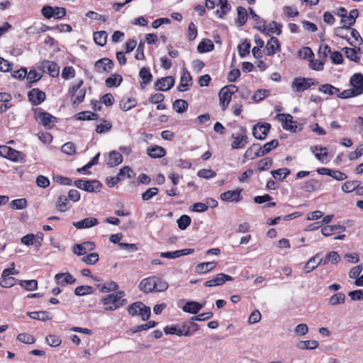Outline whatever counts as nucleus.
Returning <instances> with one entry per match:
<instances>
[{"instance_id":"c756f323","label":"nucleus","mask_w":363,"mask_h":363,"mask_svg":"<svg viewBox=\"0 0 363 363\" xmlns=\"http://www.w3.org/2000/svg\"><path fill=\"white\" fill-rule=\"evenodd\" d=\"M346 296L342 292H337L328 298V304L333 306L343 304L345 302Z\"/></svg>"},{"instance_id":"ddd939ff","label":"nucleus","mask_w":363,"mask_h":363,"mask_svg":"<svg viewBox=\"0 0 363 363\" xmlns=\"http://www.w3.org/2000/svg\"><path fill=\"white\" fill-rule=\"evenodd\" d=\"M38 118L40 123L48 129H51L57 122V118L48 112H40Z\"/></svg>"},{"instance_id":"7c9ffc66","label":"nucleus","mask_w":363,"mask_h":363,"mask_svg":"<svg viewBox=\"0 0 363 363\" xmlns=\"http://www.w3.org/2000/svg\"><path fill=\"white\" fill-rule=\"evenodd\" d=\"M320 185L321 184L318 180L312 179L305 182L301 189L306 192H312L318 189Z\"/></svg>"},{"instance_id":"bb28decb","label":"nucleus","mask_w":363,"mask_h":363,"mask_svg":"<svg viewBox=\"0 0 363 363\" xmlns=\"http://www.w3.org/2000/svg\"><path fill=\"white\" fill-rule=\"evenodd\" d=\"M218 96L220 105L222 109L225 111L231 101L232 95L225 89L222 88L218 93Z\"/></svg>"},{"instance_id":"2f4dec72","label":"nucleus","mask_w":363,"mask_h":363,"mask_svg":"<svg viewBox=\"0 0 363 363\" xmlns=\"http://www.w3.org/2000/svg\"><path fill=\"white\" fill-rule=\"evenodd\" d=\"M123 82V77L118 74H113L111 77H108L105 81V84L107 87H118Z\"/></svg>"},{"instance_id":"0eeeda50","label":"nucleus","mask_w":363,"mask_h":363,"mask_svg":"<svg viewBox=\"0 0 363 363\" xmlns=\"http://www.w3.org/2000/svg\"><path fill=\"white\" fill-rule=\"evenodd\" d=\"M270 128L271 125L268 123H257L252 128V135L257 140H264Z\"/></svg>"},{"instance_id":"9b49d317","label":"nucleus","mask_w":363,"mask_h":363,"mask_svg":"<svg viewBox=\"0 0 363 363\" xmlns=\"http://www.w3.org/2000/svg\"><path fill=\"white\" fill-rule=\"evenodd\" d=\"M28 98L33 105L37 106L42 104L45 100L46 95L44 91L39 89L34 88L28 91Z\"/></svg>"},{"instance_id":"412c9836","label":"nucleus","mask_w":363,"mask_h":363,"mask_svg":"<svg viewBox=\"0 0 363 363\" xmlns=\"http://www.w3.org/2000/svg\"><path fill=\"white\" fill-rule=\"evenodd\" d=\"M147 154L152 158H161L166 154V150L161 146L151 145L147 149Z\"/></svg>"},{"instance_id":"473e14b6","label":"nucleus","mask_w":363,"mask_h":363,"mask_svg":"<svg viewBox=\"0 0 363 363\" xmlns=\"http://www.w3.org/2000/svg\"><path fill=\"white\" fill-rule=\"evenodd\" d=\"M137 106V100L135 98L123 99L119 103V107L123 111H127Z\"/></svg>"},{"instance_id":"603ef678","label":"nucleus","mask_w":363,"mask_h":363,"mask_svg":"<svg viewBox=\"0 0 363 363\" xmlns=\"http://www.w3.org/2000/svg\"><path fill=\"white\" fill-rule=\"evenodd\" d=\"M273 164L272 159L270 157H264L260 160L257 163V171L262 172L267 169Z\"/></svg>"},{"instance_id":"a19ab883","label":"nucleus","mask_w":363,"mask_h":363,"mask_svg":"<svg viewBox=\"0 0 363 363\" xmlns=\"http://www.w3.org/2000/svg\"><path fill=\"white\" fill-rule=\"evenodd\" d=\"M238 19L237 22L239 26H242L246 23L247 20V10L242 6L237 8Z\"/></svg>"},{"instance_id":"8fccbe9b","label":"nucleus","mask_w":363,"mask_h":363,"mask_svg":"<svg viewBox=\"0 0 363 363\" xmlns=\"http://www.w3.org/2000/svg\"><path fill=\"white\" fill-rule=\"evenodd\" d=\"M218 6L220 10H217L216 13L220 17L223 18L231 9V6L228 3V0H221Z\"/></svg>"},{"instance_id":"9d476101","label":"nucleus","mask_w":363,"mask_h":363,"mask_svg":"<svg viewBox=\"0 0 363 363\" xmlns=\"http://www.w3.org/2000/svg\"><path fill=\"white\" fill-rule=\"evenodd\" d=\"M40 69L44 72H48L52 77H57L60 74L59 65L52 61L44 60L42 62Z\"/></svg>"},{"instance_id":"aec40b11","label":"nucleus","mask_w":363,"mask_h":363,"mask_svg":"<svg viewBox=\"0 0 363 363\" xmlns=\"http://www.w3.org/2000/svg\"><path fill=\"white\" fill-rule=\"evenodd\" d=\"M98 223V220L95 218L88 217L77 222H74L73 225L77 229L91 228Z\"/></svg>"},{"instance_id":"6e6552de","label":"nucleus","mask_w":363,"mask_h":363,"mask_svg":"<svg viewBox=\"0 0 363 363\" xmlns=\"http://www.w3.org/2000/svg\"><path fill=\"white\" fill-rule=\"evenodd\" d=\"M174 78L172 76L161 77L155 82V88L158 91H167L174 86Z\"/></svg>"},{"instance_id":"a878e982","label":"nucleus","mask_w":363,"mask_h":363,"mask_svg":"<svg viewBox=\"0 0 363 363\" xmlns=\"http://www.w3.org/2000/svg\"><path fill=\"white\" fill-rule=\"evenodd\" d=\"M203 305L196 301H188L182 307V310L188 313L196 314L201 308Z\"/></svg>"},{"instance_id":"338daca9","label":"nucleus","mask_w":363,"mask_h":363,"mask_svg":"<svg viewBox=\"0 0 363 363\" xmlns=\"http://www.w3.org/2000/svg\"><path fill=\"white\" fill-rule=\"evenodd\" d=\"M99 254L92 252L82 257V261L86 264L93 265L99 261Z\"/></svg>"},{"instance_id":"69168bd1","label":"nucleus","mask_w":363,"mask_h":363,"mask_svg":"<svg viewBox=\"0 0 363 363\" xmlns=\"http://www.w3.org/2000/svg\"><path fill=\"white\" fill-rule=\"evenodd\" d=\"M42 77V75L37 72L35 69H30L29 72H27V81L29 84L35 83L39 81Z\"/></svg>"},{"instance_id":"774afa93","label":"nucleus","mask_w":363,"mask_h":363,"mask_svg":"<svg viewBox=\"0 0 363 363\" xmlns=\"http://www.w3.org/2000/svg\"><path fill=\"white\" fill-rule=\"evenodd\" d=\"M75 76V70L73 67L68 66L65 67L62 72V77L65 79H69L74 78Z\"/></svg>"},{"instance_id":"c03bdc74","label":"nucleus","mask_w":363,"mask_h":363,"mask_svg":"<svg viewBox=\"0 0 363 363\" xmlns=\"http://www.w3.org/2000/svg\"><path fill=\"white\" fill-rule=\"evenodd\" d=\"M259 144H252L249 148L247 149L244 154V158L246 160H253L256 157H259L257 154V147Z\"/></svg>"},{"instance_id":"dca6fc26","label":"nucleus","mask_w":363,"mask_h":363,"mask_svg":"<svg viewBox=\"0 0 363 363\" xmlns=\"http://www.w3.org/2000/svg\"><path fill=\"white\" fill-rule=\"evenodd\" d=\"M321 264H323V258L320 257V253H317L306 263L303 272L305 274H308Z\"/></svg>"},{"instance_id":"3c124183","label":"nucleus","mask_w":363,"mask_h":363,"mask_svg":"<svg viewBox=\"0 0 363 363\" xmlns=\"http://www.w3.org/2000/svg\"><path fill=\"white\" fill-rule=\"evenodd\" d=\"M178 227L180 230H186L191 224V219L187 215H182L177 220Z\"/></svg>"},{"instance_id":"0e129e2a","label":"nucleus","mask_w":363,"mask_h":363,"mask_svg":"<svg viewBox=\"0 0 363 363\" xmlns=\"http://www.w3.org/2000/svg\"><path fill=\"white\" fill-rule=\"evenodd\" d=\"M340 255L337 252L332 251L327 255L325 259H323V264L325 265L329 262H331L333 264H336L340 260Z\"/></svg>"},{"instance_id":"f3484780","label":"nucleus","mask_w":363,"mask_h":363,"mask_svg":"<svg viewBox=\"0 0 363 363\" xmlns=\"http://www.w3.org/2000/svg\"><path fill=\"white\" fill-rule=\"evenodd\" d=\"M192 77L190 73L186 70L184 69L183 73L181 76L180 82L177 86V89L179 91H184L189 89L191 86Z\"/></svg>"},{"instance_id":"c9c22d12","label":"nucleus","mask_w":363,"mask_h":363,"mask_svg":"<svg viewBox=\"0 0 363 363\" xmlns=\"http://www.w3.org/2000/svg\"><path fill=\"white\" fill-rule=\"evenodd\" d=\"M27 315L33 319L42 321H46L51 319L48 312L45 311L27 312Z\"/></svg>"},{"instance_id":"6e6d98bb","label":"nucleus","mask_w":363,"mask_h":363,"mask_svg":"<svg viewBox=\"0 0 363 363\" xmlns=\"http://www.w3.org/2000/svg\"><path fill=\"white\" fill-rule=\"evenodd\" d=\"M17 279L13 277H1L0 286L3 288H11L16 284Z\"/></svg>"},{"instance_id":"f8f14e48","label":"nucleus","mask_w":363,"mask_h":363,"mask_svg":"<svg viewBox=\"0 0 363 363\" xmlns=\"http://www.w3.org/2000/svg\"><path fill=\"white\" fill-rule=\"evenodd\" d=\"M234 278L230 275L220 273L218 274L214 278L206 281L204 286L207 287L217 286L223 285L227 281H233Z\"/></svg>"},{"instance_id":"4468645a","label":"nucleus","mask_w":363,"mask_h":363,"mask_svg":"<svg viewBox=\"0 0 363 363\" xmlns=\"http://www.w3.org/2000/svg\"><path fill=\"white\" fill-rule=\"evenodd\" d=\"M242 189H238L233 191H227L220 194V198L223 201L238 202L241 201Z\"/></svg>"},{"instance_id":"13d9d810","label":"nucleus","mask_w":363,"mask_h":363,"mask_svg":"<svg viewBox=\"0 0 363 363\" xmlns=\"http://www.w3.org/2000/svg\"><path fill=\"white\" fill-rule=\"evenodd\" d=\"M251 45L245 40L241 44L238 46V50L241 57H245L250 53Z\"/></svg>"},{"instance_id":"680f3d73","label":"nucleus","mask_w":363,"mask_h":363,"mask_svg":"<svg viewBox=\"0 0 363 363\" xmlns=\"http://www.w3.org/2000/svg\"><path fill=\"white\" fill-rule=\"evenodd\" d=\"M133 171L129 166H124L122 167L118 173V176L121 178V181L125 179V178H131L133 177Z\"/></svg>"},{"instance_id":"ea45409f","label":"nucleus","mask_w":363,"mask_h":363,"mask_svg":"<svg viewBox=\"0 0 363 363\" xmlns=\"http://www.w3.org/2000/svg\"><path fill=\"white\" fill-rule=\"evenodd\" d=\"M108 34L104 30L97 31L94 33V40L99 46H104L106 43Z\"/></svg>"},{"instance_id":"393cba45","label":"nucleus","mask_w":363,"mask_h":363,"mask_svg":"<svg viewBox=\"0 0 363 363\" xmlns=\"http://www.w3.org/2000/svg\"><path fill=\"white\" fill-rule=\"evenodd\" d=\"M216 265V262H202L195 267V272L198 274H206L213 270Z\"/></svg>"},{"instance_id":"a18cd8bd","label":"nucleus","mask_w":363,"mask_h":363,"mask_svg":"<svg viewBox=\"0 0 363 363\" xmlns=\"http://www.w3.org/2000/svg\"><path fill=\"white\" fill-rule=\"evenodd\" d=\"M173 108L179 113L185 112L188 108V103L184 99H177L173 103Z\"/></svg>"},{"instance_id":"20e7f679","label":"nucleus","mask_w":363,"mask_h":363,"mask_svg":"<svg viewBox=\"0 0 363 363\" xmlns=\"http://www.w3.org/2000/svg\"><path fill=\"white\" fill-rule=\"evenodd\" d=\"M240 133H233L232 138L233 141L231 143V147L233 149H241L245 147L248 143V137L247 135V130L245 128L240 127Z\"/></svg>"},{"instance_id":"a211bd4d","label":"nucleus","mask_w":363,"mask_h":363,"mask_svg":"<svg viewBox=\"0 0 363 363\" xmlns=\"http://www.w3.org/2000/svg\"><path fill=\"white\" fill-rule=\"evenodd\" d=\"M57 284L65 286V284H72L76 281V279L69 272L58 273L55 276Z\"/></svg>"},{"instance_id":"cd10ccee","label":"nucleus","mask_w":363,"mask_h":363,"mask_svg":"<svg viewBox=\"0 0 363 363\" xmlns=\"http://www.w3.org/2000/svg\"><path fill=\"white\" fill-rule=\"evenodd\" d=\"M123 162V156L121 153L117 151H111L109 152V158L108 165L110 167H113L119 165Z\"/></svg>"},{"instance_id":"09e8293b","label":"nucleus","mask_w":363,"mask_h":363,"mask_svg":"<svg viewBox=\"0 0 363 363\" xmlns=\"http://www.w3.org/2000/svg\"><path fill=\"white\" fill-rule=\"evenodd\" d=\"M19 284L28 291H35L38 289V281L35 279L21 280L19 281Z\"/></svg>"},{"instance_id":"79ce46f5","label":"nucleus","mask_w":363,"mask_h":363,"mask_svg":"<svg viewBox=\"0 0 363 363\" xmlns=\"http://www.w3.org/2000/svg\"><path fill=\"white\" fill-rule=\"evenodd\" d=\"M68 203L67 197L65 195H60L56 201V207L60 212H65L69 208Z\"/></svg>"},{"instance_id":"4d7b16f0","label":"nucleus","mask_w":363,"mask_h":363,"mask_svg":"<svg viewBox=\"0 0 363 363\" xmlns=\"http://www.w3.org/2000/svg\"><path fill=\"white\" fill-rule=\"evenodd\" d=\"M318 90L324 94H328L330 96L334 95L340 91L338 88L335 87L332 84H325L321 85Z\"/></svg>"},{"instance_id":"f704fd0d","label":"nucleus","mask_w":363,"mask_h":363,"mask_svg":"<svg viewBox=\"0 0 363 363\" xmlns=\"http://www.w3.org/2000/svg\"><path fill=\"white\" fill-rule=\"evenodd\" d=\"M290 169L286 167L271 171V174L273 177L280 182H282L289 174H290Z\"/></svg>"},{"instance_id":"f257e3e1","label":"nucleus","mask_w":363,"mask_h":363,"mask_svg":"<svg viewBox=\"0 0 363 363\" xmlns=\"http://www.w3.org/2000/svg\"><path fill=\"white\" fill-rule=\"evenodd\" d=\"M98 286L100 287V291L102 293L113 292L101 299L105 311H114L128 303L127 299L124 298L125 296V292L123 291H117L119 286L116 282L109 281L101 286L98 285Z\"/></svg>"},{"instance_id":"6ab92c4d","label":"nucleus","mask_w":363,"mask_h":363,"mask_svg":"<svg viewBox=\"0 0 363 363\" xmlns=\"http://www.w3.org/2000/svg\"><path fill=\"white\" fill-rule=\"evenodd\" d=\"M267 56H272L280 50L279 41L276 37H271L267 43L266 45Z\"/></svg>"},{"instance_id":"c85d7f7f","label":"nucleus","mask_w":363,"mask_h":363,"mask_svg":"<svg viewBox=\"0 0 363 363\" xmlns=\"http://www.w3.org/2000/svg\"><path fill=\"white\" fill-rule=\"evenodd\" d=\"M9 151V152L8 153L6 159L15 162H22L25 161V155L23 152L18 151L12 147H10Z\"/></svg>"},{"instance_id":"423d86ee","label":"nucleus","mask_w":363,"mask_h":363,"mask_svg":"<svg viewBox=\"0 0 363 363\" xmlns=\"http://www.w3.org/2000/svg\"><path fill=\"white\" fill-rule=\"evenodd\" d=\"M114 67V63L113 60L108 57H104L98 60L94 64V70L99 73L102 74L104 72H111Z\"/></svg>"},{"instance_id":"bf43d9fd","label":"nucleus","mask_w":363,"mask_h":363,"mask_svg":"<svg viewBox=\"0 0 363 363\" xmlns=\"http://www.w3.org/2000/svg\"><path fill=\"white\" fill-rule=\"evenodd\" d=\"M10 206L15 210H22L27 206V201L26 199H14L11 201Z\"/></svg>"},{"instance_id":"58836bf2","label":"nucleus","mask_w":363,"mask_h":363,"mask_svg":"<svg viewBox=\"0 0 363 363\" xmlns=\"http://www.w3.org/2000/svg\"><path fill=\"white\" fill-rule=\"evenodd\" d=\"M319 344L318 341L311 340H303L300 341L297 344L298 348L301 350H313L318 347Z\"/></svg>"},{"instance_id":"b1692460","label":"nucleus","mask_w":363,"mask_h":363,"mask_svg":"<svg viewBox=\"0 0 363 363\" xmlns=\"http://www.w3.org/2000/svg\"><path fill=\"white\" fill-rule=\"evenodd\" d=\"M279 145V141L277 139H274L270 142L265 143L263 146L257 147V154L259 157H262L269 153L272 149L276 148Z\"/></svg>"},{"instance_id":"7ed1b4c3","label":"nucleus","mask_w":363,"mask_h":363,"mask_svg":"<svg viewBox=\"0 0 363 363\" xmlns=\"http://www.w3.org/2000/svg\"><path fill=\"white\" fill-rule=\"evenodd\" d=\"M74 184L77 188L87 192H99L101 187V184L98 180L77 179Z\"/></svg>"},{"instance_id":"4c0bfd02","label":"nucleus","mask_w":363,"mask_h":363,"mask_svg":"<svg viewBox=\"0 0 363 363\" xmlns=\"http://www.w3.org/2000/svg\"><path fill=\"white\" fill-rule=\"evenodd\" d=\"M282 26L280 23H277L276 21H272L268 26V28H266V32L264 33L266 35L276 34L279 35L281 33Z\"/></svg>"},{"instance_id":"de8ad7c7","label":"nucleus","mask_w":363,"mask_h":363,"mask_svg":"<svg viewBox=\"0 0 363 363\" xmlns=\"http://www.w3.org/2000/svg\"><path fill=\"white\" fill-rule=\"evenodd\" d=\"M142 306H143V303L137 301L130 305L128 307L127 311L132 316L140 315Z\"/></svg>"},{"instance_id":"72a5a7b5","label":"nucleus","mask_w":363,"mask_h":363,"mask_svg":"<svg viewBox=\"0 0 363 363\" xmlns=\"http://www.w3.org/2000/svg\"><path fill=\"white\" fill-rule=\"evenodd\" d=\"M214 45L211 40L203 39L197 46V50L200 53H204L213 50Z\"/></svg>"},{"instance_id":"4be33fe9","label":"nucleus","mask_w":363,"mask_h":363,"mask_svg":"<svg viewBox=\"0 0 363 363\" xmlns=\"http://www.w3.org/2000/svg\"><path fill=\"white\" fill-rule=\"evenodd\" d=\"M139 77L143 79L140 82L141 89L145 86L152 80L153 76L147 67H143L139 72Z\"/></svg>"},{"instance_id":"f03ea898","label":"nucleus","mask_w":363,"mask_h":363,"mask_svg":"<svg viewBox=\"0 0 363 363\" xmlns=\"http://www.w3.org/2000/svg\"><path fill=\"white\" fill-rule=\"evenodd\" d=\"M318 82L312 78L296 77L291 83V89L294 92H303Z\"/></svg>"},{"instance_id":"864d4df0","label":"nucleus","mask_w":363,"mask_h":363,"mask_svg":"<svg viewBox=\"0 0 363 363\" xmlns=\"http://www.w3.org/2000/svg\"><path fill=\"white\" fill-rule=\"evenodd\" d=\"M155 291L162 292L168 289V283L159 277L155 276Z\"/></svg>"},{"instance_id":"5701e85b","label":"nucleus","mask_w":363,"mask_h":363,"mask_svg":"<svg viewBox=\"0 0 363 363\" xmlns=\"http://www.w3.org/2000/svg\"><path fill=\"white\" fill-rule=\"evenodd\" d=\"M350 85L357 93L361 94V89L363 86V75L361 73L354 74L350 79Z\"/></svg>"},{"instance_id":"5fc2aeb1","label":"nucleus","mask_w":363,"mask_h":363,"mask_svg":"<svg viewBox=\"0 0 363 363\" xmlns=\"http://www.w3.org/2000/svg\"><path fill=\"white\" fill-rule=\"evenodd\" d=\"M343 50L347 58L355 62H358L360 57L357 55V51L355 48H344Z\"/></svg>"},{"instance_id":"e2e57ef3","label":"nucleus","mask_w":363,"mask_h":363,"mask_svg":"<svg viewBox=\"0 0 363 363\" xmlns=\"http://www.w3.org/2000/svg\"><path fill=\"white\" fill-rule=\"evenodd\" d=\"M17 340L21 342L28 345L33 344L35 341V339L33 336L26 333L18 334L17 336Z\"/></svg>"},{"instance_id":"e433bc0d","label":"nucleus","mask_w":363,"mask_h":363,"mask_svg":"<svg viewBox=\"0 0 363 363\" xmlns=\"http://www.w3.org/2000/svg\"><path fill=\"white\" fill-rule=\"evenodd\" d=\"M359 16V11L357 9H352L350 11L349 15H347L345 19L347 20L346 23H342L344 27L347 29H350V26L354 25L356 21V18Z\"/></svg>"},{"instance_id":"39448f33","label":"nucleus","mask_w":363,"mask_h":363,"mask_svg":"<svg viewBox=\"0 0 363 363\" xmlns=\"http://www.w3.org/2000/svg\"><path fill=\"white\" fill-rule=\"evenodd\" d=\"M83 84V80H80L77 84L73 85L69 91V93L72 96H75V99L73 101L74 104L78 105L84 99L86 89L84 88L81 89Z\"/></svg>"},{"instance_id":"49530a36","label":"nucleus","mask_w":363,"mask_h":363,"mask_svg":"<svg viewBox=\"0 0 363 363\" xmlns=\"http://www.w3.org/2000/svg\"><path fill=\"white\" fill-rule=\"evenodd\" d=\"M252 18L255 21L256 24L255 26V28L258 30L259 31L262 33L266 32V21L262 18L259 16H258L257 13H254V15L252 16Z\"/></svg>"},{"instance_id":"052dcab7","label":"nucleus","mask_w":363,"mask_h":363,"mask_svg":"<svg viewBox=\"0 0 363 363\" xmlns=\"http://www.w3.org/2000/svg\"><path fill=\"white\" fill-rule=\"evenodd\" d=\"M93 293V288L90 286H79L74 290L76 296H85Z\"/></svg>"},{"instance_id":"37998d69","label":"nucleus","mask_w":363,"mask_h":363,"mask_svg":"<svg viewBox=\"0 0 363 363\" xmlns=\"http://www.w3.org/2000/svg\"><path fill=\"white\" fill-rule=\"evenodd\" d=\"M158 324L157 322L151 320L145 324H142L139 325H136L133 328H132L130 331L131 333H136L143 330H146L147 329L152 328L155 327Z\"/></svg>"},{"instance_id":"2eb2a0df","label":"nucleus","mask_w":363,"mask_h":363,"mask_svg":"<svg viewBox=\"0 0 363 363\" xmlns=\"http://www.w3.org/2000/svg\"><path fill=\"white\" fill-rule=\"evenodd\" d=\"M140 291L144 293H150L155 291V276H151L142 279L138 286Z\"/></svg>"},{"instance_id":"1a4fd4ad","label":"nucleus","mask_w":363,"mask_h":363,"mask_svg":"<svg viewBox=\"0 0 363 363\" xmlns=\"http://www.w3.org/2000/svg\"><path fill=\"white\" fill-rule=\"evenodd\" d=\"M96 245L94 242L86 241L80 244H76L72 247V252L78 256L86 255L88 252L94 250Z\"/></svg>"}]
</instances>
